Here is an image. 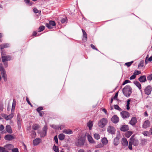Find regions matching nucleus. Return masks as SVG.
Instances as JSON below:
<instances>
[{
  "label": "nucleus",
  "mask_w": 152,
  "mask_h": 152,
  "mask_svg": "<svg viewBox=\"0 0 152 152\" xmlns=\"http://www.w3.org/2000/svg\"><path fill=\"white\" fill-rule=\"evenodd\" d=\"M132 88L129 85H127L123 89V93L126 97H129L132 93Z\"/></svg>",
  "instance_id": "f257e3e1"
},
{
  "label": "nucleus",
  "mask_w": 152,
  "mask_h": 152,
  "mask_svg": "<svg viewBox=\"0 0 152 152\" xmlns=\"http://www.w3.org/2000/svg\"><path fill=\"white\" fill-rule=\"evenodd\" d=\"M107 119L106 118H104L98 121V125L99 127L103 128L107 124Z\"/></svg>",
  "instance_id": "f03ea898"
},
{
  "label": "nucleus",
  "mask_w": 152,
  "mask_h": 152,
  "mask_svg": "<svg viewBox=\"0 0 152 152\" xmlns=\"http://www.w3.org/2000/svg\"><path fill=\"white\" fill-rule=\"evenodd\" d=\"M2 78L5 81L7 80V76L3 66L1 65L0 66V80Z\"/></svg>",
  "instance_id": "7ed1b4c3"
},
{
  "label": "nucleus",
  "mask_w": 152,
  "mask_h": 152,
  "mask_svg": "<svg viewBox=\"0 0 152 152\" xmlns=\"http://www.w3.org/2000/svg\"><path fill=\"white\" fill-rule=\"evenodd\" d=\"M16 121L18 129H20L21 128V123L22 121V119L21 117V115L20 113H18L17 114L16 117Z\"/></svg>",
  "instance_id": "20e7f679"
},
{
  "label": "nucleus",
  "mask_w": 152,
  "mask_h": 152,
  "mask_svg": "<svg viewBox=\"0 0 152 152\" xmlns=\"http://www.w3.org/2000/svg\"><path fill=\"white\" fill-rule=\"evenodd\" d=\"M1 116L6 120H11L14 116V113L11 112V113L9 115L4 114H2Z\"/></svg>",
  "instance_id": "39448f33"
},
{
  "label": "nucleus",
  "mask_w": 152,
  "mask_h": 152,
  "mask_svg": "<svg viewBox=\"0 0 152 152\" xmlns=\"http://www.w3.org/2000/svg\"><path fill=\"white\" fill-rule=\"evenodd\" d=\"M85 142L84 139L82 137H80L78 139L77 141L75 142V144L77 146H81L83 145Z\"/></svg>",
  "instance_id": "423d86ee"
},
{
  "label": "nucleus",
  "mask_w": 152,
  "mask_h": 152,
  "mask_svg": "<svg viewBox=\"0 0 152 152\" xmlns=\"http://www.w3.org/2000/svg\"><path fill=\"white\" fill-rule=\"evenodd\" d=\"M47 130V126L45 125L42 129V130L40 133V136L41 137H44L46 135Z\"/></svg>",
  "instance_id": "0eeeda50"
},
{
  "label": "nucleus",
  "mask_w": 152,
  "mask_h": 152,
  "mask_svg": "<svg viewBox=\"0 0 152 152\" xmlns=\"http://www.w3.org/2000/svg\"><path fill=\"white\" fill-rule=\"evenodd\" d=\"M2 55V59L3 62H5L11 60V57L9 56H3L2 52H1Z\"/></svg>",
  "instance_id": "6e6552de"
},
{
  "label": "nucleus",
  "mask_w": 152,
  "mask_h": 152,
  "mask_svg": "<svg viewBox=\"0 0 152 152\" xmlns=\"http://www.w3.org/2000/svg\"><path fill=\"white\" fill-rule=\"evenodd\" d=\"M152 88L151 86H148L145 89L144 91L145 94L149 95L150 94Z\"/></svg>",
  "instance_id": "1a4fd4ad"
},
{
  "label": "nucleus",
  "mask_w": 152,
  "mask_h": 152,
  "mask_svg": "<svg viewBox=\"0 0 152 152\" xmlns=\"http://www.w3.org/2000/svg\"><path fill=\"white\" fill-rule=\"evenodd\" d=\"M121 115L122 117L123 118H128L129 116V113L126 111H122L121 113Z\"/></svg>",
  "instance_id": "9d476101"
},
{
  "label": "nucleus",
  "mask_w": 152,
  "mask_h": 152,
  "mask_svg": "<svg viewBox=\"0 0 152 152\" xmlns=\"http://www.w3.org/2000/svg\"><path fill=\"white\" fill-rule=\"evenodd\" d=\"M111 121L114 123H117L119 121V119L116 115H113L111 118Z\"/></svg>",
  "instance_id": "9b49d317"
},
{
  "label": "nucleus",
  "mask_w": 152,
  "mask_h": 152,
  "mask_svg": "<svg viewBox=\"0 0 152 152\" xmlns=\"http://www.w3.org/2000/svg\"><path fill=\"white\" fill-rule=\"evenodd\" d=\"M115 131V129L113 126H109L107 128L108 132L112 134H114Z\"/></svg>",
  "instance_id": "f8f14e48"
},
{
  "label": "nucleus",
  "mask_w": 152,
  "mask_h": 152,
  "mask_svg": "<svg viewBox=\"0 0 152 152\" xmlns=\"http://www.w3.org/2000/svg\"><path fill=\"white\" fill-rule=\"evenodd\" d=\"M14 138V137L13 135L11 134H7L4 137L5 139L7 140H12Z\"/></svg>",
  "instance_id": "ddd939ff"
},
{
  "label": "nucleus",
  "mask_w": 152,
  "mask_h": 152,
  "mask_svg": "<svg viewBox=\"0 0 152 152\" xmlns=\"http://www.w3.org/2000/svg\"><path fill=\"white\" fill-rule=\"evenodd\" d=\"M150 126V122L148 120H146L143 124L142 127L146 129L147 128L149 127Z\"/></svg>",
  "instance_id": "4468645a"
},
{
  "label": "nucleus",
  "mask_w": 152,
  "mask_h": 152,
  "mask_svg": "<svg viewBox=\"0 0 152 152\" xmlns=\"http://www.w3.org/2000/svg\"><path fill=\"white\" fill-rule=\"evenodd\" d=\"M129 129L128 126L127 125H122L121 126L120 130L121 131L125 132Z\"/></svg>",
  "instance_id": "2eb2a0df"
},
{
  "label": "nucleus",
  "mask_w": 152,
  "mask_h": 152,
  "mask_svg": "<svg viewBox=\"0 0 152 152\" xmlns=\"http://www.w3.org/2000/svg\"><path fill=\"white\" fill-rule=\"evenodd\" d=\"M137 122V120L135 117H132L129 122V124L132 125L133 126Z\"/></svg>",
  "instance_id": "dca6fc26"
},
{
  "label": "nucleus",
  "mask_w": 152,
  "mask_h": 152,
  "mask_svg": "<svg viewBox=\"0 0 152 152\" xmlns=\"http://www.w3.org/2000/svg\"><path fill=\"white\" fill-rule=\"evenodd\" d=\"M87 136L88 140L90 143L92 144L95 143V142L94 141L93 138L89 134H88L87 135Z\"/></svg>",
  "instance_id": "f3484780"
},
{
  "label": "nucleus",
  "mask_w": 152,
  "mask_h": 152,
  "mask_svg": "<svg viewBox=\"0 0 152 152\" xmlns=\"http://www.w3.org/2000/svg\"><path fill=\"white\" fill-rule=\"evenodd\" d=\"M121 143L122 145L124 146H126L128 145V142L126 138H122L121 140Z\"/></svg>",
  "instance_id": "a211bd4d"
},
{
  "label": "nucleus",
  "mask_w": 152,
  "mask_h": 152,
  "mask_svg": "<svg viewBox=\"0 0 152 152\" xmlns=\"http://www.w3.org/2000/svg\"><path fill=\"white\" fill-rule=\"evenodd\" d=\"M41 139L39 138H37L33 141V144L34 145H38L40 142Z\"/></svg>",
  "instance_id": "6ab92c4d"
},
{
  "label": "nucleus",
  "mask_w": 152,
  "mask_h": 152,
  "mask_svg": "<svg viewBox=\"0 0 152 152\" xmlns=\"http://www.w3.org/2000/svg\"><path fill=\"white\" fill-rule=\"evenodd\" d=\"M63 132L67 134H70L73 133L72 131L70 129H64L63 130Z\"/></svg>",
  "instance_id": "aec40b11"
},
{
  "label": "nucleus",
  "mask_w": 152,
  "mask_h": 152,
  "mask_svg": "<svg viewBox=\"0 0 152 152\" xmlns=\"http://www.w3.org/2000/svg\"><path fill=\"white\" fill-rule=\"evenodd\" d=\"M139 81L142 83L145 82L146 81V77L145 75L141 76L139 78Z\"/></svg>",
  "instance_id": "412c9836"
},
{
  "label": "nucleus",
  "mask_w": 152,
  "mask_h": 152,
  "mask_svg": "<svg viewBox=\"0 0 152 152\" xmlns=\"http://www.w3.org/2000/svg\"><path fill=\"white\" fill-rule=\"evenodd\" d=\"M6 130L9 133L11 134L12 133V131L11 127L10 125H7L6 127Z\"/></svg>",
  "instance_id": "4be33fe9"
},
{
  "label": "nucleus",
  "mask_w": 152,
  "mask_h": 152,
  "mask_svg": "<svg viewBox=\"0 0 152 152\" xmlns=\"http://www.w3.org/2000/svg\"><path fill=\"white\" fill-rule=\"evenodd\" d=\"M10 47V45L8 43L3 44L0 45V49L1 50L9 47Z\"/></svg>",
  "instance_id": "5701e85b"
},
{
  "label": "nucleus",
  "mask_w": 152,
  "mask_h": 152,
  "mask_svg": "<svg viewBox=\"0 0 152 152\" xmlns=\"http://www.w3.org/2000/svg\"><path fill=\"white\" fill-rule=\"evenodd\" d=\"M16 101L15 99H14L13 100V102L12 104L11 112L14 113L15 110V105H16Z\"/></svg>",
  "instance_id": "b1692460"
},
{
  "label": "nucleus",
  "mask_w": 152,
  "mask_h": 152,
  "mask_svg": "<svg viewBox=\"0 0 152 152\" xmlns=\"http://www.w3.org/2000/svg\"><path fill=\"white\" fill-rule=\"evenodd\" d=\"M101 141L104 145H106L108 142V140L106 137H104L102 138V139Z\"/></svg>",
  "instance_id": "393cba45"
},
{
  "label": "nucleus",
  "mask_w": 152,
  "mask_h": 152,
  "mask_svg": "<svg viewBox=\"0 0 152 152\" xmlns=\"http://www.w3.org/2000/svg\"><path fill=\"white\" fill-rule=\"evenodd\" d=\"M134 84L141 91V86L140 83L137 81L134 82Z\"/></svg>",
  "instance_id": "a878e982"
},
{
  "label": "nucleus",
  "mask_w": 152,
  "mask_h": 152,
  "mask_svg": "<svg viewBox=\"0 0 152 152\" xmlns=\"http://www.w3.org/2000/svg\"><path fill=\"white\" fill-rule=\"evenodd\" d=\"M93 122L91 121H89L87 124V126L90 130H91L93 126Z\"/></svg>",
  "instance_id": "bb28decb"
},
{
  "label": "nucleus",
  "mask_w": 152,
  "mask_h": 152,
  "mask_svg": "<svg viewBox=\"0 0 152 152\" xmlns=\"http://www.w3.org/2000/svg\"><path fill=\"white\" fill-rule=\"evenodd\" d=\"M119 138L118 137H116L115 138L114 140L113 143L115 145H117L119 143Z\"/></svg>",
  "instance_id": "cd10ccee"
},
{
  "label": "nucleus",
  "mask_w": 152,
  "mask_h": 152,
  "mask_svg": "<svg viewBox=\"0 0 152 152\" xmlns=\"http://www.w3.org/2000/svg\"><path fill=\"white\" fill-rule=\"evenodd\" d=\"M58 138L61 140H63L65 137V135L63 134H61L58 135Z\"/></svg>",
  "instance_id": "c85d7f7f"
},
{
  "label": "nucleus",
  "mask_w": 152,
  "mask_h": 152,
  "mask_svg": "<svg viewBox=\"0 0 152 152\" xmlns=\"http://www.w3.org/2000/svg\"><path fill=\"white\" fill-rule=\"evenodd\" d=\"M50 126L52 128L56 129H61V127L59 126L56 125H51Z\"/></svg>",
  "instance_id": "c756f323"
},
{
  "label": "nucleus",
  "mask_w": 152,
  "mask_h": 152,
  "mask_svg": "<svg viewBox=\"0 0 152 152\" xmlns=\"http://www.w3.org/2000/svg\"><path fill=\"white\" fill-rule=\"evenodd\" d=\"M5 147L7 149V150H10L13 148V146L12 145L10 144L5 145Z\"/></svg>",
  "instance_id": "7c9ffc66"
},
{
  "label": "nucleus",
  "mask_w": 152,
  "mask_h": 152,
  "mask_svg": "<svg viewBox=\"0 0 152 152\" xmlns=\"http://www.w3.org/2000/svg\"><path fill=\"white\" fill-rule=\"evenodd\" d=\"M132 132L130 131H129L126 133L125 136L127 138H129L131 135L132 134Z\"/></svg>",
  "instance_id": "2f4dec72"
},
{
  "label": "nucleus",
  "mask_w": 152,
  "mask_h": 152,
  "mask_svg": "<svg viewBox=\"0 0 152 152\" xmlns=\"http://www.w3.org/2000/svg\"><path fill=\"white\" fill-rule=\"evenodd\" d=\"M39 128V126L37 124L34 125L32 126L33 129L34 130H37Z\"/></svg>",
  "instance_id": "473e14b6"
},
{
  "label": "nucleus",
  "mask_w": 152,
  "mask_h": 152,
  "mask_svg": "<svg viewBox=\"0 0 152 152\" xmlns=\"http://www.w3.org/2000/svg\"><path fill=\"white\" fill-rule=\"evenodd\" d=\"M94 138L96 139L99 140L100 138V136L98 133H96L94 134Z\"/></svg>",
  "instance_id": "72a5a7b5"
},
{
  "label": "nucleus",
  "mask_w": 152,
  "mask_h": 152,
  "mask_svg": "<svg viewBox=\"0 0 152 152\" xmlns=\"http://www.w3.org/2000/svg\"><path fill=\"white\" fill-rule=\"evenodd\" d=\"M45 27L43 26H40L38 29V32H40L42 31L45 29Z\"/></svg>",
  "instance_id": "f704fd0d"
},
{
  "label": "nucleus",
  "mask_w": 152,
  "mask_h": 152,
  "mask_svg": "<svg viewBox=\"0 0 152 152\" xmlns=\"http://www.w3.org/2000/svg\"><path fill=\"white\" fill-rule=\"evenodd\" d=\"M25 2L29 6H31L32 4V2H30V0H24Z\"/></svg>",
  "instance_id": "c9c22d12"
},
{
  "label": "nucleus",
  "mask_w": 152,
  "mask_h": 152,
  "mask_svg": "<svg viewBox=\"0 0 152 152\" xmlns=\"http://www.w3.org/2000/svg\"><path fill=\"white\" fill-rule=\"evenodd\" d=\"M53 149L55 152H59L58 147L56 146L55 145L53 147Z\"/></svg>",
  "instance_id": "e433bc0d"
},
{
  "label": "nucleus",
  "mask_w": 152,
  "mask_h": 152,
  "mask_svg": "<svg viewBox=\"0 0 152 152\" xmlns=\"http://www.w3.org/2000/svg\"><path fill=\"white\" fill-rule=\"evenodd\" d=\"M114 108L117 110L119 111H121L122 110L121 108H120L117 105H114Z\"/></svg>",
  "instance_id": "4c0bfd02"
},
{
  "label": "nucleus",
  "mask_w": 152,
  "mask_h": 152,
  "mask_svg": "<svg viewBox=\"0 0 152 152\" xmlns=\"http://www.w3.org/2000/svg\"><path fill=\"white\" fill-rule=\"evenodd\" d=\"M104 146V145L103 144L101 143H99L95 146V147L96 148H102Z\"/></svg>",
  "instance_id": "58836bf2"
},
{
  "label": "nucleus",
  "mask_w": 152,
  "mask_h": 152,
  "mask_svg": "<svg viewBox=\"0 0 152 152\" xmlns=\"http://www.w3.org/2000/svg\"><path fill=\"white\" fill-rule=\"evenodd\" d=\"M132 143L134 145L136 146L138 145V142L137 140H133Z\"/></svg>",
  "instance_id": "ea45409f"
},
{
  "label": "nucleus",
  "mask_w": 152,
  "mask_h": 152,
  "mask_svg": "<svg viewBox=\"0 0 152 152\" xmlns=\"http://www.w3.org/2000/svg\"><path fill=\"white\" fill-rule=\"evenodd\" d=\"M87 34L83 35V37L82 39L83 41L84 42H85L87 41Z\"/></svg>",
  "instance_id": "a19ab883"
},
{
  "label": "nucleus",
  "mask_w": 152,
  "mask_h": 152,
  "mask_svg": "<svg viewBox=\"0 0 152 152\" xmlns=\"http://www.w3.org/2000/svg\"><path fill=\"white\" fill-rule=\"evenodd\" d=\"M133 61H131L130 62L126 63L125 64V65L127 66L128 67H129L133 63Z\"/></svg>",
  "instance_id": "79ce46f5"
},
{
  "label": "nucleus",
  "mask_w": 152,
  "mask_h": 152,
  "mask_svg": "<svg viewBox=\"0 0 152 152\" xmlns=\"http://www.w3.org/2000/svg\"><path fill=\"white\" fill-rule=\"evenodd\" d=\"M141 73V72L139 71H135L133 73V75H135V76L136 75H138L139 74H140Z\"/></svg>",
  "instance_id": "37998d69"
},
{
  "label": "nucleus",
  "mask_w": 152,
  "mask_h": 152,
  "mask_svg": "<svg viewBox=\"0 0 152 152\" xmlns=\"http://www.w3.org/2000/svg\"><path fill=\"white\" fill-rule=\"evenodd\" d=\"M49 23L52 26H54L56 25L55 22L53 21H50Z\"/></svg>",
  "instance_id": "c03bdc74"
},
{
  "label": "nucleus",
  "mask_w": 152,
  "mask_h": 152,
  "mask_svg": "<svg viewBox=\"0 0 152 152\" xmlns=\"http://www.w3.org/2000/svg\"><path fill=\"white\" fill-rule=\"evenodd\" d=\"M132 142H129L128 147H129V148L130 150H132Z\"/></svg>",
  "instance_id": "a18cd8bd"
},
{
  "label": "nucleus",
  "mask_w": 152,
  "mask_h": 152,
  "mask_svg": "<svg viewBox=\"0 0 152 152\" xmlns=\"http://www.w3.org/2000/svg\"><path fill=\"white\" fill-rule=\"evenodd\" d=\"M54 139L56 143V144H58V141L57 136V135L55 136H54Z\"/></svg>",
  "instance_id": "49530a36"
},
{
  "label": "nucleus",
  "mask_w": 152,
  "mask_h": 152,
  "mask_svg": "<svg viewBox=\"0 0 152 152\" xmlns=\"http://www.w3.org/2000/svg\"><path fill=\"white\" fill-rule=\"evenodd\" d=\"M46 26L48 28L50 29L52 28V27L49 23H47L46 24Z\"/></svg>",
  "instance_id": "de8ad7c7"
},
{
  "label": "nucleus",
  "mask_w": 152,
  "mask_h": 152,
  "mask_svg": "<svg viewBox=\"0 0 152 152\" xmlns=\"http://www.w3.org/2000/svg\"><path fill=\"white\" fill-rule=\"evenodd\" d=\"M143 134L145 136H148L149 135V132L147 131H145L143 132Z\"/></svg>",
  "instance_id": "09e8293b"
},
{
  "label": "nucleus",
  "mask_w": 152,
  "mask_h": 152,
  "mask_svg": "<svg viewBox=\"0 0 152 152\" xmlns=\"http://www.w3.org/2000/svg\"><path fill=\"white\" fill-rule=\"evenodd\" d=\"M43 109L42 107H40L37 109V110L38 112H40V111L42 110Z\"/></svg>",
  "instance_id": "8fccbe9b"
},
{
  "label": "nucleus",
  "mask_w": 152,
  "mask_h": 152,
  "mask_svg": "<svg viewBox=\"0 0 152 152\" xmlns=\"http://www.w3.org/2000/svg\"><path fill=\"white\" fill-rule=\"evenodd\" d=\"M26 101L27 103H28V104H29L31 107H32V105L31 104L30 102L28 97L26 98Z\"/></svg>",
  "instance_id": "3c124183"
},
{
  "label": "nucleus",
  "mask_w": 152,
  "mask_h": 152,
  "mask_svg": "<svg viewBox=\"0 0 152 152\" xmlns=\"http://www.w3.org/2000/svg\"><path fill=\"white\" fill-rule=\"evenodd\" d=\"M147 78L148 80H152V74L148 76Z\"/></svg>",
  "instance_id": "603ef678"
},
{
  "label": "nucleus",
  "mask_w": 152,
  "mask_h": 152,
  "mask_svg": "<svg viewBox=\"0 0 152 152\" xmlns=\"http://www.w3.org/2000/svg\"><path fill=\"white\" fill-rule=\"evenodd\" d=\"M12 152H18V149L17 148H15L12 149Z\"/></svg>",
  "instance_id": "864d4df0"
},
{
  "label": "nucleus",
  "mask_w": 152,
  "mask_h": 152,
  "mask_svg": "<svg viewBox=\"0 0 152 152\" xmlns=\"http://www.w3.org/2000/svg\"><path fill=\"white\" fill-rule=\"evenodd\" d=\"M135 77L136 76L135 75H133L130 77L129 79L130 80H133L134 79Z\"/></svg>",
  "instance_id": "5fc2aeb1"
},
{
  "label": "nucleus",
  "mask_w": 152,
  "mask_h": 152,
  "mask_svg": "<svg viewBox=\"0 0 152 152\" xmlns=\"http://www.w3.org/2000/svg\"><path fill=\"white\" fill-rule=\"evenodd\" d=\"M4 127L3 125H1L0 126V131H2L4 129Z\"/></svg>",
  "instance_id": "6e6d98bb"
},
{
  "label": "nucleus",
  "mask_w": 152,
  "mask_h": 152,
  "mask_svg": "<svg viewBox=\"0 0 152 152\" xmlns=\"http://www.w3.org/2000/svg\"><path fill=\"white\" fill-rule=\"evenodd\" d=\"M130 82V81L128 80H125L124 82L123 83L122 85H124L125 84L128 83Z\"/></svg>",
  "instance_id": "4d7b16f0"
},
{
  "label": "nucleus",
  "mask_w": 152,
  "mask_h": 152,
  "mask_svg": "<svg viewBox=\"0 0 152 152\" xmlns=\"http://www.w3.org/2000/svg\"><path fill=\"white\" fill-rule=\"evenodd\" d=\"M32 137L33 138H34L36 135V133L34 131L32 132Z\"/></svg>",
  "instance_id": "13d9d810"
},
{
  "label": "nucleus",
  "mask_w": 152,
  "mask_h": 152,
  "mask_svg": "<svg viewBox=\"0 0 152 152\" xmlns=\"http://www.w3.org/2000/svg\"><path fill=\"white\" fill-rule=\"evenodd\" d=\"M91 47L93 49L95 50H98V49L96 48L95 46L93 44H91Z\"/></svg>",
  "instance_id": "bf43d9fd"
},
{
  "label": "nucleus",
  "mask_w": 152,
  "mask_h": 152,
  "mask_svg": "<svg viewBox=\"0 0 152 152\" xmlns=\"http://www.w3.org/2000/svg\"><path fill=\"white\" fill-rule=\"evenodd\" d=\"M33 12L35 13H37L38 12V10L36 8H34L33 10Z\"/></svg>",
  "instance_id": "052dcab7"
},
{
  "label": "nucleus",
  "mask_w": 152,
  "mask_h": 152,
  "mask_svg": "<svg viewBox=\"0 0 152 152\" xmlns=\"http://www.w3.org/2000/svg\"><path fill=\"white\" fill-rule=\"evenodd\" d=\"M66 21V19L65 18H63L61 20V22L62 23H64Z\"/></svg>",
  "instance_id": "680f3d73"
},
{
  "label": "nucleus",
  "mask_w": 152,
  "mask_h": 152,
  "mask_svg": "<svg viewBox=\"0 0 152 152\" xmlns=\"http://www.w3.org/2000/svg\"><path fill=\"white\" fill-rule=\"evenodd\" d=\"M5 149V148H3L2 147H0V152H2Z\"/></svg>",
  "instance_id": "e2e57ef3"
},
{
  "label": "nucleus",
  "mask_w": 152,
  "mask_h": 152,
  "mask_svg": "<svg viewBox=\"0 0 152 152\" xmlns=\"http://www.w3.org/2000/svg\"><path fill=\"white\" fill-rule=\"evenodd\" d=\"M4 109L3 105L2 104L0 105V109L1 110H3Z\"/></svg>",
  "instance_id": "0e129e2a"
},
{
  "label": "nucleus",
  "mask_w": 152,
  "mask_h": 152,
  "mask_svg": "<svg viewBox=\"0 0 152 152\" xmlns=\"http://www.w3.org/2000/svg\"><path fill=\"white\" fill-rule=\"evenodd\" d=\"M102 111H103L105 113V114H107V111L105 109H104V108L103 109H102Z\"/></svg>",
  "instance_id": "69168bd1"
},
{
  "label": "nucleus",
  "mask_w": 152,
  "mask_h": 152,
  "mask_svg": "<svg viewBox=\"0 0 152 152\" xmlns=\"http://www.w3.org/2000/svg\"><path fill=\"white\" fill-rule=\"evenodd\" d=\"M78 152H85L84 150L83 149H81L79 150Z\"/></svg>",
  "instance_id": "338daca9"
},
{
  "label": "nucleus",
  "mask_w": 152,
  "mask_h": 152,
  "mask_svg": "<svg viewBox=\"0 0 152 152\" xmlns=\"http://www.w3.org/2000/svg\"><path fill=\"white\" fill-rule=\"evenodd\" d=\"M149 61H152V56H151L148 59Z\"/></svg>",
  "instance_id": "774afa93"
}]
</instances>
